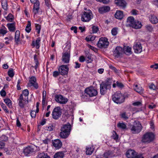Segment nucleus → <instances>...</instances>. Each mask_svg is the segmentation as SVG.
<instances>
[{
  "label": "nucleus",
  "mask_w": 158,
  "mask_h": 158,
  "mask_svg": "<svg viewBox=\"0 0 158 158\" xmlns=\"http://www.w3.org/2000/svg\"><path fill=\"white\" fill-rule=\"evenodd\" d=\"M127 25L135 29H139L142 26L140 22L135 20L134 18L132 16L129 17L127 18Z\"/></svg>",
  "instance_id": "nucleus-1"
},
{
  "label": "nucleus",
  "mask_w": 158,
  "mask_h": 158,
  "mask_svg": "<svg viewBox=\"0 0 158 158\" xmlns=\"http://www.w3.org/2000/svg\"><path fill=\"white\" fill-rule=\"evenodd\" d=\"M129 128L133 134H138L141 131L142 127L138 121H134L132 124L129 125Z\"/></svg>",
  "instance_id": "nucleus-2"
},
{
  "label": "nucleus",
  "mask_w": 158,
  "mask_h": 158,
  "mask_svg": "<svg viewBox=\"0 0 158 158\" xmlns=\"http://www.w3.org/2000/svg\"><path fill=\"white\" fill-rule=\"evenodd\" d=\"M70 45H68V50L66 47L64 48V51L62 53L61 60L64 64H68L69 62L70 57Z\"/></svg>",
  "instance_id": "nucleus-3"
},
{
  "label": "nucleus",
  "mask_w": 158,
  "mask_h": 158,
  "mask_svg": "<svg viewBox=\"0 0 158 158\" xmlns=\"http://www.w3.org/2000/svg\"><path fill=\"white\" fill-rule=\"evenodd\" d=\"M28 90L25 89L23 91L22 94L20 95V107H23L28 103Z\"/></svg>",
  "instance_id": "nucleus-4"
},
{
  "label": "nucleus",
  "mask_w": 158,
  "mask_h": 158,
  "mask_svg": "<svg viewBox=\"0 0 158 158\" xmlns=\"http://www.w3.org/2000/svg\"><path fill=\"white\" fill-rule=\"evenodd\" d=\"M113 101L117 104H121L124 102V96L120 93L116 92L112 96Z\"/></svg>",
  "instance_id": "nucleus-5"
},
{
  "label": "nucleus",
  "mask_w": 158,
  "mask_h": 158,
  "mask_svg": "<svg viewBox=\"0 0 158 158\" xmlns=\"http://www.w3.org/2000/svg\"><path fill=\"white\" fill-rule=\"evenodd\" d=\"M154 139V135L151 132H148L143 136L142 141L145 143H149L153 140Z\"/></svg>",
  "instance_id": "nucleus-6"
},
{
  "label": "nucleus",
  "mask_w": 158,
  "mask_h": 158,
  "mask_svg": "<svg viewBox=\"0 0 158 158\" xmlns=\"http://www.w3.org/2000/svg\"><path fill=\"white\" fill-rule=\"evenodd\" d=\"M111 88V84L109 82H102L100 84V93L103 95L106 94L107 89H110Z\"/></svg>",
  "instance_id": "nucleus-7"
},
{
  "label": "nucleus",
  "mask_w": 158,
  "mask_h": 158,
  "mask_svg": "<svg viewBox=\"0 0 158 158\" xmlns=\"http://www.w3.org/2000/svg\"><path fill=\"white\" fill-rule=\"evenodd\" d=\"M92 15V13L90 10L84 11L81 16V21L84 22H89L93 18Z\"/></svg>",
  "instance_id": "nucleus-8"
},
{
  "label": "nucleus",
  "mask_w": 158,
  "mask_h": 158,
  "mask_svg": "<svg viewBox=\"0 0 158 158\" xmlns=\"http://www.w3.org/2000/svg\"><path fill=\"white\" fill-rule=\"evenodd\" d=\"M38 150L37 147L34 146H28L23 149V152L26 156Z\"/></svg>",
  "instance_id": "nucleus-9"
},
{
  "label": "nucleus",
  "mask_w": 158,
  "mask_h": 158,
  "mask_svg": "<svg viewBox=\"0 0 158 158\" xmlns=\"http://www.w3.org/2000/svg\"><path fill=\"white\" fill-rule=\"evenodd\" d=\"M85 92L90 97L95 96L98 94L97 91L92 87L86 88L85 90Z\"/></svg>",
  "instance_id": "nucleus-10"
},
{
  "label": "nucleus",
  "mask_w": 158,
  "mask_h": 158,
  "mask_svg": "<svg viewBox=\"0 0 158 158\" xmlns=\"http://www.w3.org/2000/svg\"><path fill=\"white\" fill-rule=\"evenodd\" d=\"M61 114L60 108L59 107H55L52 112V118L55 120H57L60 117Z\"/></svg>",
  "instance_id": "nucleus-11"
},
{
  "label": "nucleus",
  "mask_w": 158,
  "mask_h": 158,
  "mask_svg": "<svg viewBox=\"0 0 158 158\" xmlns=\"http://www.w3.org/2000/svg\"><path fill=\"white\" fill-rule=\"evenodd\" d=\"M55 99L56 102L62 104H65L68 101L67 98L60 94L56 95L55 96Z\"/></svg>",
  "instance_id": "nucleus-12"
},
{
  "label": "nucleus",
  "mask_w": 158,
  "mask_h": 158,
  "mask_svg": "<svg viewBox=\"0 0 158 158\" xmlns=\"http://www.w3.org/2000/svg\"><path fill=\"white\" fill-rule=\"evenodd\" d=\"M31 3H34L33 12L35 15L37 14L39 9L40 3L38 0H30Z\"/></svg>",
  "instance_id": "nucleus-13"
},
{
  "label": "nucleus",
  "mask_w": 158,
  "mask_h": 158,
  "mask_svg": "<svg viewBox=\"0 0 158 158\" xmlns=\"http://www.w3.org/2000/svg\"><path fill=\"white\" fill-rule=\"evenodd\" d=\"M69 65H61L58 69V71L62 75H67L68 72Z\"/></svg>",
  "instance_id": "nucleus-14"
},
{
  "label": "nucleus",
  "mask_w": 158,
  "mask_h": 158,
  "mask_svg": "<svg viewBox=\"0 0 158 158\" xmlns=\"http://www.w3.org/2000/svg\"><path fill=\"white\" fill-rule=\"evenodd\" d=\"M36 78L35 77H30L29 83H28V85L29 87L33 86L35 89L38 88V85L37 83L36 82Z\"/></svg>",
  "instance_id": "nucleus-15"
},
{
  "label": "nucleus",
  "mask_w": 158,
  "mask_h": 158,
  "mask_svg": "<svg viewBox=\"0 0 158 158\" xmlns=\"http://www.w3.org/2000/svg\"><path fill=\"white\" fill-rule=\"evenodd\" d=\"M123 54V48L120 47H116L114 52V56L117 58L121 56Z\"/></svg>",
  "instance_id": "nucleus-16"
},
{
  "label": "nucleus",
  "mask_w": 158,
  "mask_h": 158,
  "mask_svg": "<svg viewBox=\"0 0 158 158\" xmlns=\"http://www.w3.org/2000/svg\"><path fill=\"white\" fill-rule=\"evenodd\" d=\"M134 52L135 53H140L142 50L141 44L139 42L135 43L133 46Z\"/></svg>",
  "instance_id": "nucleus-17"
},
{
  "label": "nucleus",
  "mask_w": 158,
  "mask_h": 158,
  "mask_svg": "<svg viewBox=\"0 0 158 158\" xmlns=\"http://www.w3.org/2000/svg\"><path fill=\"white\" fill-rule=\"evenodd\" d=\"M107 40H99L97 44L98 47L100 48L107 47L109 44V42Z\"/></svg>",
  "instance_id": "nucleus-18"
},
{
  "label": "nucleus",
  "mask_w": 158,
  "mask_h": 158,
  "mask_svg": "<svg viewBox=\"0 0 158 158\" xmlns=\"http://www.w3.org/2000/svg\"><path fill=\"white\" fill-rule=\"evenodd\" d=\"M52 143L53 146L56 149H59L62 146V142L59 139H56L52 141Z\"/></svg>",
  "instance_id": "nucleus-19"
},
{
  "label": "nucleus",
  "mask_w": 158,
  "mask_h": 158,
  "mask_svg": "<svg viewBox=\"0 0 158 158\" xmlns=\"http://www.w3.org/2000/svg\"><path fill=\"white\" fill-rule=\"evenodd\" d=\"M115 3L122 8H125L126 6L127 3L124 0H115Z\"/></svg>",
  "instance_id": "nucleus-20"
},
{
  "label": "nucleus",
  "mask_w": 158,
  "mask_h": 158,
  "mask_svg": "<svg viewBox=\"0 0 158 158\" xmlns=\"http://www.w3.org/2000/svg\"><path fill=\"white\" fill-rule=\"evenodd\" d=\"M136 152L133 150H129L126 152L127 156L128 158H135Z\"/></svg>",
  "instance_id": "nucleus-21"
},
{
  "label": "nucleus",
  "mask_w": 158,
  "mask_h": 158,
  "mask_svg": "<svg viewBox=\"0 0 158 158\" xmlns=\"http://www.w3.org/2000/svg\"><path fill=\"white\" fill-rule=\"evenodd\" d=\"M123 53L129 55L132 54L131 48L129 46H124L123 48Z\"/></svg>",
  "instance_id": "nucleus-22"
},
{
  "label": "nucleus",
  "mask_w": 158,
  "mask_h": 158,
  "mask_svg": "<svg viewBox=\"0 0 158 158\" xmlns=\"http://www.w3.org/2000/svg\"><path fill=\"white\" fill-rule=\"evenodd\" d=\"M110 10L109 6H103L100 7L98 9V11L100 13L102 14L108 12Z\"/></svg>",
  "instance_id": "nucleus-23"
},
{
  "label": "nucleus",
  "mask_w": 158,
  "mask_h": 158,
  "mask_svg": "<svg viewBox=\"0 0 158 158\" xmlns=\"http://www.w3.org/2000/svg\"><path fill=\"white\" fill-rule=\"evenodd\" d=\"M61 131L60 133V136L61 138L65 139L67 138L70 134L68 132L63 131V130L61 129Z\"/></svg>",
  "instance_id": "nucleus-24"
},
{
  "label": "nucleus",
  "mask_w": 158,
  "mask_h": 158,
  "mask_svg": "<svg viewBox=\"0 0 158 158\" xmlns=\"http://www.w3.org/2000/svg\"><path fill=\"white\" fill-rule=\"evenodd\" d=\"M114 15L116 18L119 19H121L123 18V12L120 10H117Z\"/></svg>",
  "instance_id": "nucleus-25"
},
{
  "label": "nucleus",
  "mask_w": 158,
  "mask_h": 158,
  "mask_svg": "<svg viewBox=\"0 0 158 158\" xmlns=\"http://www.w3.org/2000/svg\"><path fill=\"white\" fill-rule=\"evenodd\" d=\"M61 129L63 130L64 131H68L70 133L71 130V125L69 124H64L63 125Z\"/></svg>",
  "instance_id": "nucleus-26"
},
{
  "label": "nucleus",
  "mask_w": 158,
  "mask_h": 158,
  "mask_svg": "<svg viewBox=\"0 0 158 158\" xmlns=\"http://www.w3.org/2000/svg\"><path fill=\"white\" fill-rule=\"evenodd\" d=\"M114 152L113 151H111L109 150L107 152L104 153L103 154V156L105 158H108L109 157H112L114 156Z\"/></svg>",
  "instance_id": "nucleus-27"
},
{
  "label": "nucleus",
  "mask_w": 158,
  "mask_h": 158,
  "mask_svg": "<svg viewBox=\"0 0 158 158\" xmlns=\"http://www.w3.org/2000/svg\"><path fill=\"white\" fill-rule=\"evenodd\" d=\"M7 27L10 31L13 32L15 31V27L14 23H8L7 24Z\"/></svg>",
  "instance_id": "nucleus-28"
},
{
  "label": "nucleus",
  "mask_w": 158,
  "mask_h": 158,
  "mask_svg": "<svg viewBox=\"0 0 158 158\" xmlns=\"http://www.w3.org/2000/svg\"><path fill=\"white\" fill-rule=\"evenodd\" d=\"M40 40H33L31 46L33 47H35L37 49L39 48L40 47Z\"/></svg>",
  "instance_id": "nucleus-29"
},
{
  "label": "nucleus",
  "mask_w": 158,
  "mask_h": 158,
  "mask_svg": "<svg viewBox=\"0 0 158 158\" xmlns=\"http://www.w3.org/2000/svg\"><path fill=\"white\" fill-rule=\"evenodd\" d=\"M117 126L118 128L123 130H127L128 129L126 125L123 123H118Z\"/></svg>",
  "instance_id": "nucleus-30"
},
{
  "label": "nucleus",
  "mask_w": 158,
  "mask_h": 158,
  "mask_svg": "<svg viewBox=\"0 0 158 158\" xmlns=\"http://www.w3.org/2000/svg\"><path fill=\"white\" fill-rule=\"evenodd\" d=\"M135 90L140 94H141L143 93V89L142 87L139 86L137 85H135L134 88Z\"/></svg>",
  "instance_id": "nucleus-31"
},
{
  "label": "nucleus",
  "mask_w": 158,
  "mask_h": 158,
  "mask_svg": "<svg viewBox=\"0 0 158 158\" xmlns=\"http://www.w3.org/2000/svg\"><path fill=\"white\" fill-rule=\"evenodd\" d=\"M150 20L151 22L153 24H156L158 22L157 18L154 15H151Z\"/></svg>",
  "instance_id": "nucleus-32"
},
{
  "label": "nucleus",
  "mask_w": 158,
  "mask_h": 158,
  "mask_svg": "<svg viewBox=\"0 0 158 158\" xmlns=\"http://www.w3.org/2000/svg\"><path fill=\"white\" fill-rule=\"evenodd\" d=\"M37 158H50V157L47 155V153L43 152L39 153L37 156Z\"/></svg>",
  "instance_id": "nucleus-33"
},
{
  "label": "nucleus",
  "mask_w": 158,
  "mask_h": 158,
  "mask_svg": "<svg viewBox=\"0 0 158 158\" xmlns=\"http://www.w3.org/2000/svg\"><path fill=\"white\" fill-rule=\"evenodd\" d=\"M64 155L63 152H57L54 155V158H63Z\"/></svg>",
  "instance_id": "nucleus-34"
},
{
  "label": "nucleus",
  "mask_w": 158,
  "mask_h": 158,
  "mask_svg": "<svg viewBox=\"0 0 158 158\" xmlns=\"http://www.w3.org/2000/svg\"><path fill=\"white\" fill-rule=\"evenodd\" d=\"M1 4L2 8L5 10L7 9V4L6 0H1Z\"/></svg>",
  "instance_id": "nucleus-35"
},
{
  "label": "nucleus",
  "mask_w": 158,
  "mask_h": 158,
  "mask_svg": "<svg viewBox=\"0 0 158 158\" xmlns=\"http://www.w3.org/2000/svg\"><path fill=\"white\" fill-rule=\"evenodd\" d=\"M2 27H3V28L0 29V35L3 36L8 31L7 30V29L3 25H2Z\"/></svg>",
  "instance_id": "nucleus-36"
},
{
  "label": "nucleus",
  "mask_w": 158,
  "mask_h": 158,
  "mask_svg": "<svg viewBox=\"0 0 158 158\" xmlns=\"http://www.w3.org/2000/svg\"><path fill=\"white\" fill-rule=\"evenodd\" d=\"M4 101L6 104L9 108H11L12 107L11 101L9 98H6L4 99Z\"/></svg>",
  "instance_id": "nucleus-37"
},
{
  "label": "nucleus",
  "mask_w": 158,
  "mask_h": 158,
  "mask_svg": "<svg viewBox=\"0 0 158 158\" xmlns=\"http://www.w3.org/2000/svg\"><path fill=\"white\" fill-rule=\"evenodd\" d=\"M5 18L8 21L10 22H12L14 19L13 16L11 13L9 14L8 16L6 17H5Z\"/></svg>",
  "instance_id": "nucleus-38"
},
{
  "label": "nucleus",
  "mask_w": 158,
  "mask_h": 158,
  "mask_svg": "<svg viewBox=\"0 0 158 158\" xmlns=\"http://www.w3.org/2000/svg\"><path fill=\"white\" fill-rule=\"evenodd\" d=\"M92 60L91 56L90 54H87L85 56V61L87 63H91Z\"/></svg>",
  "instance_id": "nucleus-39"
},
{
  "label": "nucleus",
  "mask_w": 158,
  "mask_h": 158,
  "mask_svg": "<svg viewBox=\"0 0 158 158\" xmlns=\"http://www.w3.org/2000/svg\"><path fill=\"white\" fill-rule=\"evenodd\" d=\"M31 30V23L30 21H28V23L25 29L27 33H29Z\"/></svg>",
  "instance_id": "nucleus-40"
},
{
  "label": "nucleus",
  "mask_w": 158,
  "mask_h": 158,
  "mask_svg": "<svg viewBox=\"0 0 158 158\" xmlns=\"http://www.w3.org/2000/svg\"><path fill=\"white\" fill-rule=\"evenodd\" d=\"M93 150V148H86V154L88 155H91L92 154Z\"/></svg>",
  "instance_id": "nucleus-41"
},
{
  "label": "nucleus",
  "mask_w": 158,
  "mask_h": 158,
  "mask_svg": "<svg viewBox=\"0 0 158 158\" xmlns=\"http://www.w3.org/2000/svg\"><path fill=\"white\" fill-rule=\"evenodd\" d=\"M0 140L1 141H6L8 140V137L5 135H2L0 137Z\"/></svg>",
  "instance_id": "nucleus-42"
},
{
  "label": "nucleus",
  "mask_w": 158,
  "mask_h": 158,
  "mask_svg": "<svg viewBox=\"0 0 158 158\" xmlns=\"http://www.w3.org/2000/svg\"><path fill=\"white\" fill-rule=\"evenodd\" d=\"M8 74L9 77H12L14 75L13 69H9L8 72Z\"/></svg>",
  "instance_id": "nucleus-43"
},
{
  "label": "nucleus",
  "mask_w": 158,
  "mask_h": 158,
  "mask_svg": "<svg viewBox=\"0 0 158 158\" xmlns=\"http://www.w3.org/2000/svg\"><path fill=\"white\" fill-rule=\"evenodd\" d=\"M96 36L94 35H91L87 36L85 40H95L96 38Z\"/></svg>",
  "instance_id": "nucleus-44"
},
{
  "label": "nucleus",
  "mask_w": 158,
  "mask_h": 158,
  "mask_svg": "<svg viewBox=\"0 0 158 158\" xmlns=\"http://www.w3.org/2000/svg\"><path fill=\"white\" fill-rule=\"evenodd\" d=\"M54 128L53 125L51 124L50 126H46L45 127V129L48 131H51L53 130Z\"/></svg>",
  "instance_id": "nucleus-45"
},
{
  "label": "nucleus",
  "mask_w": 158,
  "mask_h": 158,
  "mask_svg": "<svg viewBox=\"0 0 158 158\" xmlns=\"http://www.w3.org/2000/svg\"><path fill=\"white\" fill-rule=\"evenodd\" d=\"M20 36V31L17 30L16 31L15 34V40H19Z\"/></svg>",
  "instance_id": "nucleus-46"
},
{
  "label": "nucleus",
  "mask_w": 158,
  "mask_h": 158,
  "mask_svg": "<svg viewBox=\"0 0 158 158\" xmlns=\"http://www.w3.org/2000/svg\"><path fill=\"white\" fill-rule=\"evenodd\" d=\"M1 105L2 108H3V110L6 112L7 113H9V110L7 109L4 104L3 103H1Z\"/></svg>",
  "instance_id": "nucleus-47"
},
{
  "label": "nucleus",
  "mask_w": 158,
  "mask_h": 158,
  "mask_svg": "<svg viewBox=\"0 0 158 158\" xmlns=\"http://www.w3.org/2000/svg\"><path fill=\"white\" fill-rule=\"evenodd\" d=\"M117 28H114L111 30V33L113 35H116L117 33Z\"/></svg>",
  "instance_id": "nucleus-48"
},
{
  "label": "nucleus",
  "mask_w": 158,
  "mask_h": 158,
  "mask_svg": "<svg viewBox=\"0 0 158 158\" xmlns=\"http://www.w3.org/2000/svg\"><path fill=\"white\" fill-rule=\"evenodd\" d=\"M121 117L124 119H127L128 118V116L126 115L125 112H124L120 114Z\"/></svg>",
  "instance_id": "nucleus-49"
},
{
  "label": "nucleus",
  "mask_w": 158,
  "mask_h": 158,
  "mask_svg": "<svg viewBox=\"0 0 158 158\" xmlns=\"http://www.w3.org/2000/svg\"><path fill=\"white\" fill-rule=\"evenodd\" d=\"M112 138L115 140H117L118 138V135L114 131H113V135L112 136Z\"/></svg>",
  "instance_id": "nucleus-50"
},
{
  "label": "nucleus",
  "mask_w": 158,
  "mask_h": 158,
  "mask_svg": "<svg viewBox=\"0 0 158 158\" xmlns=\"http://www.w3.org/2000/svg\"><path fill=\"white\" fill-rule=\"evenodd\" d=\"M35 28L36 32L37 33L39 34L40 32V26L38 24H36Z\"/></svg>",
  "instance_id": "nucleus-51"
},
{
  "label": "nucleus",
  "mask_w": 158,
  "mask_h": 158,
  "mask_svg": "<svg viewBox=\"0 0 158 158\" xmlns=\"http://www.w3.org/2000/svg\"><path fill=\"white\" fill-rule=\"evenodd\" d=\"M98 30V27L94 26L92 27V30L93 33H97Z\"/></svg>",
  "instance_id": "nucleus-52"
},
{
  "label": "nucleus",
  "mask_w": 158,
  "mask_h": 158,
  "mask_svg": "<svg viewBox=\"0 0 158 158\" xmlns=\"http://www.w3.org/2000/svg\"><path fill=\"white\" fill-rule=\"evenodd\" d=\"M116 84L117 86L120 88H122L124 86V85L122 83L118 81H116Z\"/></svg>",
  "instance_id": "nucleus-53"
},
{
  "label": "nucleus",
  "mask_w": 158,
  "mask_h": 158,
  "mask_svg": "<svg viewBox=\"0 0 158 158\" xmlns=\"http://www.w3.org/2000/svg\"><path fill=\"white\" fill-rule=\"evenodd\" d=\"M87 46L89 48L94 51V52H96L98 51V50L96 48L94 47L91 45L88 44H87Z\"/></svg>",
  "instance_id": "nucleus-54"
},
{
  "label": "nucleus",
  "mask_w": 158,
  "mask_h": 158,
  "mask_svg": "<svg viewBox=\"0 0 158 158\" xmlns=\"http://www.w3.org/2000/svg\"><path fill=\"white\" fill-rule=\"evenodd\" d=\"M132 105L134 106H139L142 105V103L140 102H136L132 103Z\"/></svg>",
  "instance_id": "nucleus-55"
},
{
  "label": "nucleus",
  "mask_w": 158,
  "mask_h": 158,
  "mask_svg": "<svg viewBox=\"0 0 158 158\" xmlns=\"http://www.w3.org/2000/svg\"><path fill=\"white\" fill-rule=\"evenodd\" d=\"M60 74V73L59 71H55L53 73V76L55 77H56L59 75Z\"/></svg>",
  "instance_id": "nucleus-56"
},
{
  "label": "nucleus",
  "mask_w": 158,
  "mask_h": 158,
  "mask_svg": "<svg viewBox=\"0 0 158 158\" xmlns=\"http://www.w3.org/2000/svg\"><path fill=\"white\" fill-rule=\"evenodd\" d=\"M31 115L33 118H35L36 116V112L35 111H32L30 113Z\"/></svg>",
  "instance_id": "nucleus-57"
},
{
  "label": "nucleus",
  "mask_w": 158,
  "mask_h": 158,
  "mask_svg": "<svg viewBox=\"0 0 158 158\" xmlns=\"http://www.w3.org/2000/svg\"><path fill=\"white\" fill-rule=\"evenodd\" d=\"M79 60L81 62H83L85 60V57L83 56H81L79 58Z\"/></svg>",
  "instance_id": "nucleus-58"
},
{
  "label": "nucleus",
  "mask_w": 158,
  "mask_h": 158,
  "mask_svg": "<svg viewBox=\"0 0 158 158\" xmlns=\"http://www.w3.org/2000/svg\"><path fill=\"white\" fill-rule=\"evenodd\" d=\"M71 30L73 31L75 33H76L77 32V27L76 26L72 27L71 28Z\"/></svg>",
  "instance_id": "nucleus-59"
},
{
  "label": "nucleus",
  "mask_w": 158,
  "mask_h": 158,
  "mask_svg": "<svg viewBox=\"0 0 158 158\" xmlns=\"http://www.w3.org/2000/svg\"><path fill=\"white\" fill-rule=\"evenodd\" d=\"M149 86L150 89L155 90L156 89V87L153 83L151 84Z\"/></svg>",
  "instance_id": "nucleus-60"
},
{
  "label": "nucleus",
  "mask_w": 158,
  "mask_h": 158,
  "mask_svg": "<svg viewBox=\"0 0 158 158\" xmlns=\"http://www.w3.org/2000/svg\"><path fill=\"white\" fill-rule=\"evenodd\" d=\"M0 94L1 95L2 97L5 96L6 95V94L5 91L3 89H2V90L0 92Z\"/></svg>",
  "instance_id": "nucleus-61"
},
{
  "label": "nucleus",
  "mask_w": 158,
  "mask_h": 158,
  "mask_svg": "<svg viewBox=\"0 0 158 158\" xmlns=\"http://www.w3.org/2000/svg\"><path fill=\"white\" fill-rule=\"evenodd\" d=\"M147 30L150 32H152L153 31V28L151 26H148L146 27Z\"/></svg>",
  "instance_id": "nucleus-62"
},
{
  "label": "nucleus",
  "mask_w": 158,
  "mask_h": 158,
  "mask_svg": "<svg viewBox=\"0 0 158 158\" xmlns=\"http://www.w3.org/2000/svg\"><path fill=\"white\" fill-rule=\"evenodd\" d=\"M151 68H153L154 69H158V64H156L154 65H151L150 66Z\"/></svg>",
  "instance_id": "nucleus-63"
},
{
  "label": "nucleus",
  "mask_w": 158,
  "mask_h": 158,
  "mask_svg": "<svg viewBox=\"0 0 158 158\" xmlns=\"http://www.w3.org/2000/svg\"><path fill=\"white\" fill-rule=\"evenodd\" d=\"M135 158H144L142 156V155L139 154L137 155V153L136 152V155H135Z\"/></svg>",
  "instance_id": "nucleus-64"
}]
</instances>
